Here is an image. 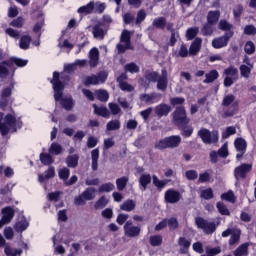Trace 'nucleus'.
<instances>
[{
    "label": "nucleus",
    "mask_w": 256,
    "mask_h": 256,
    "mask_svg": "<svg viewBox=\"0 0 256 256\" xmlns=\"http://www.w3.org/2000/svg\"><path fill=\"white\" fill-rule=\"evenodd\" d=\"M65 81H69V76H67L65 72H62L61 74H59V72L53 73V79L51 80V83L53 85L55 101H61L62 107L66 109V111H71L75 104L73 103L72 98H63Z\"/></svg>",
    "instance_id": "1"
},
{
    "label": "nucleus",
    "mask_w": 256,
    "mask_h": 256,
    "mask_svg": "<svg viewBox=\"0 0 256 256\" xmlns=\"http://www.w3.org/2000/svg\"><path fill=\"white\" fill-rule=\"evenodd\" d=\"M17 127L20 129L21 122H18L11 114L4 116V114L0 112V133L3 137L8 135V133H15Z\"/></svg>",
    "instance_id": "2"
},
{
    "label": "nucleus",
    "mask_w": 256,
    "mask_h": 256,
    "mask_svg": "<svg viewBox=\"0 0 256 256\" xmlns=\"http://www.w3.org/2000/svg\"><path fill=\"white\" fill-rule=\"evenodd\" d=\"M179 145H181V136L173 135L158 140L154 147L158 151H164V149H176Z\"/></svg>",
    "instance_id": "3"
},
{
    "label": "nucleus",
    "mask_w": 256,
    "mask_h": 256,
    "mask_svg": "<svg viewBox=\"0 0 256 256\" xmlns=\"http://www.w3.org/2000/svg\"><path fill=\"white\" fill-rule=\"evenodd\" d=\"M172 122L176 127H185V125L191 123V119L187 117L185 107L179 106L174 110Z\"/></svg>",
    "instance_id": "4"
},
{
    "label": "nucleus",
    "mask_w": 256,
    "mask_h": 256,
    "mask_svg": "<svg viewBox=\"0 0 256 256\" xmlns=\"http://www.w3.org/2000/svg\"><path fill=\"white\" fill-rule=\"evenodd\" d=\"M96 197V190L93 187L86 188L81 195L74 198V205L81 207L87 203V201H93Z\"/></svg>",
    "instance_id": "5"
},
{
    "label": "nucleus",
    "mask_w": 256,
    "mask_h": 256,
    "mask_svg": "<svg viewBox=\"0 0 256 256\" xmlns=\"http://www.w3.org/2000/svg\"><path fill=\"white\" fill-rule=\"evenodd\" d=\"M16 64L17 67H25L27 65L28 61L23 60L21 58H11L9 61H4L0 64V77H7L9 75V70L6 67H11L12 65ZM3 65H6L3 66Z\"/></svg>",
    "instance_id": "6"
},
{
    "label": "nucleus",
    "mask_w": 256,
    "mask_h": 256,
    "mask_svg": "<svg viewBox=\"0 0 256 256\" xmlns=\"http://www.w3.org/2000/svg\"><path fill=\"white\" fill-rule=\"evenodd\" d=\"M224 87H231L239 79V70L234 66H229L224 70Z\"/></svg>",
    "instance_id": "7"
},
{
    "label": "nucleus",
    "mask_w": 256,
    "mask_h": 256,
    "mask_svg": "<svg viewBox=\"0 0 256 256\" xmlns=\"http://www.w3.org/2000/svg\"><path fill=\"white\" fill-rule=\"evenodd\" d=\"M198 136L202 139L203 143L211 145V143H217L219 141V132L209 131L206 128H202L198 131Z\"/></svg>",
    "instance_id": "8"
},
{
    "label": "nucleus",
    "mask_w": 256,
    "mask_h": 256,
    "mask_svg": "<svg viewBox=\"0 0 256 256\" xmlns=\"http://www.w3.org/2000/svg\"><path fill=\"white\" fill-rule=\"evenodd\" d=\"M123 231L125 237L135 239V237H139V235H141V226H136L133 224V221L128 220L123 226Z\"/></svg>",
    "instance_id": "9"
},
{
    "label": "nucleus",
    "mask_w": 256,
    "mask_h": 256,
    "mask_svg": "<svg viewBox=\"0 0 256 256\" xmlns=\"http://www.w3.org/2000/svg\"><path fill=\"white\" fill-rule=\"evenodd\" d=\"M195 224L197 225L198 229H202L206 235H211L217 230V226L214 224V222H209L202 217H197L195 219Z\"/></svg>",
    "instance_id": "10"
},
{
    "label": "nucleus",
    "mask_w": 256,
    "mask_h": 256,
    "mask_svg": "<svg viewBox=\"0 0 256 256\" xmlns=\"http://www.w3.org/2000/svg\"><path fill=\"white\" fill-rule=\"evenodd\" d=\"M117 49L119 53H125L128 49H131V32L129 30L122 32Z\"/></svg>",
    "instance_id": "11"
},
{
    "label": "nucleus",
    "mask_w": 256,
    "mask_h": 256,
    "mask_svg": "<svg viewBox=\"0 0 256 256\" xmlns=\"http://www.w3.org/2000/svg\"><path fill=\"white\" fill-rule=\"evenodd\" d=\"M253 171V164L243 163L234 169V177L236 181L239 179H247V175Z\"/></svg>",
    "instance_id": "12"
},
{
    "label": "nucleus",
    "mask_w": 256,
    "mask_h": 256,
    "mask_svg": "<svg viewBox=\"0 0 256 256\" xmlns=\"http://www.w3.org/2000/svg\"><path fill=\"white\" fill-rule=\"evenodd\" d=\"M107 77H109V74L105 71L96 75L87 76L84 79V85H101L107 81Z\"/></svg>",
    "instance_id": "13"
},
{
    "label": "nucleus",
    "mask_w": 256,
    "mask_h": 256,
    "mask_svg": "<svg viewBox=\"0 0 256 256\" xmlns=\"http://www.w3.org/2000/svg\"><path fill=\"white\" fill-rule=\"evenodd\" d=\"M233 37V32H227L223 36L214 38L212 40V47L214 49H223L229 45L230 39Z\"/></svg>",
    "instance_id": "14"
},
{
    "label": "nucleus",
    "mask_w": 256,
    "mask_h": 256,
    "mask_svg": "<svg viewBox=\"0 0 256 256\" xmlns=\"http://www.w3.org/2000/svg\"><path fill=\"white\" fill-rule=\"evenodd\" d=\"M164 199L166 203L171 205L179 203L181 201V192L175 189H169L164 194Z\"/></svg>",
    "instance_id": "15"
},
{
    "label": "nucleus",
    "mask_w": 256,
    "mask_h": 256,
    "mask_svg": "<svg viewBox=\"0 0 256 256\" xmlns=\"http://www.w3.org/2000/svg\"><path fill=\"white\" fill-rule=\"evenodd\" d=\"M139 99L142 101V103L153 105V103H157V101L161 99V94L155 92L151 94H140Z\"/></svg>",
    "instance_id": "16"
},
{
    "label": "nucleus",
    "mask_w": 256,
    "mask_h": 256,
    "mask_svg": "<svg viewBox=\"0 0 256 256\" xmlns=\"http://www.w3.org/2000/svg\"><path fill=\"white\" fill-rule=\"evenodd\" d=\"M167 69H162L161 76L156 80L158 91H167L168 80Z\"/></svg>",
    "instance_id": "17"
},
{
    "label": "nucleus",
    "mask_w": 256,
    "mask_h": 256,
    "mask_svg": "<svg viewBox=\"0 0 256 256\" xmlns=\"http://www.w3.org/2000/svg\"><path fill=\"white\" fill-rule=\"evenodd\" d=\"M155 111V115H157V117H167V115H169V113H171V107L169 106V104H159L154 108Z\"/></svg>",
    "instance_id": "18"
},
{
    "label": "nucleus",
    "mask_w": 256,
    "mask_h": 256,
    "mask_svg": "<svg viewBox=\"0 0 256 256\" xmlns=\"http://www.w3.org/2000/svg\"><path fill=\"white\" fill-rule=\"evenodd\" d=\"M151 174L142 173L138 179L141 191H147V186L151 185Z\"/></svg>",
    "instance_id": "19"
},
{
    "label": "nucleus",
    "mask_w": 256,
    "mask_h": 256,
    "mask_svg": "<svg viewBox=\"0 0 256 256\" xmlns=\"http://www.w3.org/2000/svg\"><path fill=\"white\" fill-rule=\"evenodd\" d=\"M203 40L201 38H195V40L191 43L189 48V55L195 56L197 53L201 51V44Z\"/></svg>",
    "instance_id": "20"
},
{
    "label": "nucleus",
    "mask_w": 256,
    "mask_h": 256,
    "mask_svg": "<svg viewBox=\"0 0 256 256\" xmlns=\"http://www.w3.org/2000/svg\"><path fill=\"white\" fill-rule=\"evenodd\" d=\"M89 59L90 67H97L99 64V49L92 48L89 52Z\"/></svg>",
    "instance_id": "21"
},
{
    "label": "nucleus",
    "mask_w": 256,
    "mask_h": 256,
    "mask_svg": "<svg viewBox=\"0 0 256 256\" xmlns=\"http://www.w3.org/2000/svg\"><path fill=\"white\" fill-rule=\"evenodd\" d=\"M15 217V210H13V208L11 207H5L2 209V219L3 221H5L6 223H11V221L13 220V218Z\"/></svg>",
    "instance_id": "22"
},
{
    "label": "nucleus",
    "mask_w": 256,
    "mask_h": 256,
    "mask_svg": "<svg viewBox=\"0 0 256 256\" xmlns=\"http://www.w3.org/2000/svg\"><path fill=\"white\" fill-rule=\"evenodd\" d=\"M55 177V167L50 166L48 170L44 172V174H40L38 176L39 183H43L44 181H47L49 179H53Z\"/></svg>",
    "instance_id": "23"
},
{
    "label": "nucleus",
    "mask_w": 256,
    "mask_h": 256,
    "mask_svg": "<svg viewBox=\"0 0 256 256\" xmlns=\"http://www.w3.org/2000/svg\"><path fill=\"white\" fill-rule=\"evenodd\" d=\"M27 227H29V222L25 217H21L19 221L16 222L14 229L18 233H23V231H25Z\"/></svg>",
    "instance_id": "24"
},
{
    "label": "nucleus",
    "mask_w": 256,
    "mask_h": 256,
    "mask_svg": "<svg viewBox=\"0 0 256 256\" xmlns=\"http://www.w3.org/2000/svg\"><path fill=\"white\" fill-rule=\"evenodd\" d=\"M235 149L238 153H246L247 152V141L243 138H237L234 142Z\"/></svg>",
    "instance_id": "25"
},
{
    "label": "nucleus",
    "mask_w": 256,
    "mask_h": 256,
    "mask_svg": "<svg viewBox=\"0 0 256 256\" xmlns=\"http://www.w3.org/2000/svg\"><path fill=\"white\" fill-rule=\"evenodd\" d=\"M13 87H15V83L11 82V88H5L2 91V98L0 101L1 107H5V105H7V99H9V97H11Z\"/></svg>",
    "instance_id": "26"
},
{
    "label": "nucleus",
    "mask_w": 256,
    "mask_h": 256,
    "mask_svg": "<svg viewBox=\"0 0 256 256\" xmlns=\"http://www.w3.org/2000/svg\"><path fill=\"white\" fill-rule=\"evenodd\" d=\"M234 256H248L249 255V243H244L240 245L236 250L233 252Z\"/></svg>",
    "instance_id": "27"
},
{
    "label": "nucleus",
    "mask_w": 256,
    "mask_h": 256,
    "mask_svg": "<svg viewBox=\"0 0 256 256\" xmlns=\"http://www.w3.org/2000/svg\"><path fill=\"white\" fill-rule=\"evenodd\" d=\"M92 159V171H97L99 169V148H96L91 151Z\"/></svg>",
    "instance_id": "28"
},
{
    "label": "nucleus",
    "mask_w": 256,
    "mask_h": 256,
    "mask_svg": "<svg viewBox=\"0 0 256 256\" xmlns=\"http://www.w3.org/2000/svg\"><path fill=\"white\" fill-rule=\"evenodd\" d=\"M107 205H109V197L102 196L95 202L94 209H96V211H99V209H105Z\"/></svg>",
    "instance_id": "29"
},
{
    "label": "nucleus",
    "mask_w": 256,
    "mask_h": 256,
    "mask_svg": "<svg viewBox=\"0 0 256 256\" xmlns=\"http://www.w3.org/2000/svg\"><path fill=\"white\" fill-rule=\"evenodd\" d=\"M219 17H221V12L219 10L209 11L207 14L208 23L215 25L217 21H219Z\"/></svg>",
    "instance_id": "30"
},
{
    "label": "nucleus",
    "mask_w": 256,
    "mask_h": 256,
    "mask_svg": "<svg viewBox=\"0 0 256 256\" xmlns=\"http://www.w3.org/2000/svg\"><path fill=\"white\" fill-rule=\"evenodd\" d=\"M251 71H253V64H249V66L242 64L240 66V75L241 77H244V79H249Z\"/></svg>",
    "instance_id": "31"
},
{
    "label": "nucleus",
    "mask_w": 256,
    "mask_h": 256,
    "mask_svg": "<svg viewBox=\"0 0 256 256\" xmlns=\"http://www.w3.org/2000/svg\"><path fill=\"white\" fill-rule=\"evenodd\" d=\"M94 39L103 40L105 38V30L101 28V24H97L93 27L92 30Z\"/></svg>",
    "instance_id": "32"
},
{
    "label": "nucleus",
    "mask_w": 256,
    "mask_h": 256,
    "mask_svg": "<svg viewBox=\"0 0 256 256\" xmlns=\"http://www.w3.org/2000/svg\"><path fill=\"white\" fill-rule=\"evenodd\" d=\"M95 115H99L100 117L109 118V109L107 107H98L97 104H93Z\"/></svg>",
    "instance_id": "33"
},
{
    "label": "nucleus",
    "mask_w": 256,
    "mask_h": 256,
    "mask_svg": "<svg viewBox=\"0 0 256 256\" xmlns=\"http://www.w3.org/2000/svg\"><path fill=\"white\" fill-rule=\"evenodd\" d=\"M136 204L135 201L129 199L124 201L121 205H120V209L121 211H126V212H130L135 210Z\"/></svg>",
    "instance_id": "34"
},
{
    "label": "nucleus",
    "mask_w": 256,
    "mask_h": 256,
    "mask_svg": "<svg viewBox=\"0 0 256 256\" xmlns=\"http://www.w3.org/2000/svg\"><path fill=\"white\" fill-rule=\"evenodd\" d=\"M241 240V229H234L229 239V245H237Z\"/></svg>",
    "instance_id": "35"
},
{
    "label": "nucleus",
    "mask_w": 256,
    "mask_h": 256,
    "mask_svg": "<svg viewBox=\"0 0 256 256\" xmlns=\"http://www.w3.org/2000/svg\"><path fill=\"white\" fill-rule=\"evenodd\" d=\"M152 25L156 29H165V27L167 26V19H165V17L155 18L152 22Z\"/></svg>",
    "instance_id": "36"
},
{
    "label": "nucleus",
    "mask_w": 256,
    "mask_h": 256,
    "mask_svg": "<svg viewBox=\"0 0 256 256\" xmlns=\"http://www.w3.org/2000/svg\"><path fill=\"white\" fill-rule=\"evenodd\" d=\"M66 164L68 167L75 169V167H77V165H79V156H77V155L68 156L66 158Z\"/></svg>",
    "instance_id": "37"
},
{
    "label": "nucleus",
    "mask_w": 256,
    "mask_h": 256,
    "mask_svg": "<svg viewBox=\"0 0 256 256\" xmlns=\"http://www.w3.org/2000/svg\"><path fill=\"white\" fill-rule=\"evenodd\" d=\"M115 189V184L108 182L99 186L98 193H111Z\"/></svg>",
    "instance_id": "38"
},
{
    "label": "nucleus",
    "mask_w": 256,
    "mask_h": 256,
    "mask_svg": "<svg viewBox=\"0 0 256 256\" xmlns=\"http://www.w3.org/2000/svg\"><path fill=\"white\" fill-rule=\"evenodd\" d=\"M152 182L154 187H157V189H164V187L169 183L168 180H159L157 175L152 176Z\"/></svg>",
    "instance_id": "39"
},
{
    "label": "nucleus",
    "mask_w": 256,
    "mask_h": 256,
    "mask_svg": "<svg viewBox=\"0 0 256 256\" xmlns=\"http://www.w3.org/2000/svg\"><path fill=\"white\" fill-rule=\"evenodd\" d=\"M119 129H121V121L119 120H112L106 125L107 131H119Z\"/></svg>",
    "instance_id": "40"
},
{
    "label": "nucleus",
    "mask_w": 256,
    "mask_h": 256,
    "mask_svg": "<svg viewBox=\"0 0 256 256\" xmlns=\"http://www.w3.org/2000/svg\"><path fill=\"white\" fill-rule=\"evenodd\" d=\"M127 183H129V178L127 176L116 179V187L118 191H123V189L127 187Z\"/></svg>",
    "instance_id": "41"
},
{
    "label": "nucleus",
    "mask_w": 256,
    "mask_h": 256,
    "mask_svg": "<svg viewBox=\"0 0 256 256\" xmlns=\"http://www.w3.org/2000/svg\"><path fill=\"white\" fill-rule=\"evenodd\" d=\"M216 79H219V72L217 70H212L206 74V79L203 83H213Z\"/></svg>",
    "instance_id": "42"
},
{
    "label": "nucleus",
    "mask_w": 256,
    "mask_h": 256,
    "mask_svg": "<svg viewBox=\"0 0 256 256\" xmlns=\"http://www.w3.org/2000/svg\"><path fill=\"white\" fill-rule=\"evenodd\" d=\"M95 95L99 101L104 103L109 101V92H107V90H96Z\"/></svg>",
    "instance_id": "43"
},
{
    "label": "nucleus",
    "mask_w": 256,
    "mask_h": 256,
    "mask_svg": "<svg viewBox=\"0 0 256 256\" xmlns=\"http://www.w3.org/2000/svg\"><path fill=\"white\" fill-rule=\"evenodd\" d=\"M149 243L152 247H159L163 243V237L161 235L151 236Z\"/></svg>",
    "instance_id": "44"
},
{
    "label": "nucleus",
    "mask_w": 256,
    "mask_h": 256,
    "mask_svg": "<svg viewBox=\"0 0 256 256\" xmlns=\"http://www.w3.org/2000/svg\"><path fill=\"white\" fill-rule=\"evenodd\" d=\"M93 9H95V3L90 2L86 6H82L78 9V13H85L89 15V13H93Z\"/></svg>",
    "instance_id": "45"
},
{
    "label": "nucleus",
    "mask_w": 256,
    "mask_h": 256,
    "mask_svg": "<svg viewBox=\"0 0 256 256\" xmlns=\"http://www.w3.org/2000/svg\"><path fill=\"white\" fill-rule=\"evenodd\" d=\"M4 253L7 256H17L23 253L21 249H13L11 246H6L4 249Z\"/></svg>",
    "instance_id": "46"
},
{
    "label": "nucleus",
    "mask_w": 256,
    "mask_h": 256,
    "mask_svg": "<svg viewBox=\"0 0 256 256\" xmlns=\"http://www.w3.org/2000/svg\"><path fill=\"white\" fill-rule=\"evenodd\" d=\"M178 245L183 249V251H187L189 247H191V240L185 238V237H180L178 239Z\"/></svg>",
    "instance_id": "47"
},
{
    "label": "nucleus",
    "mask_w": 256,
    "mask_h": 256,
    "mask_svg": "<svg viewBox=\"0 0 256 256\" xmlns=\"http://www.w3.org/2000/svg\"><path fill=\"white\" fill-rule=\"evenodd\" d=\"M31 45V36H22L19 42L20 49H29Z\"/></svg>",
    "instance_id": "48"
},
{
    "label": "nucleus",
    "mask_w": 256,
    "mask_h": 256,
    "mask_svg": "<svg viewBox=\"0 0 256 256\" xmlns=\"http://www.w3.org/2000/svg\"><path fill=\"white\" fill-rule=\"evenodd\" d=\"M213 31H215V29H213V24L209 22H207L201 30L202 35L205 37L213 35Z\"/></svg>",
    "instance_id": "49"
},
{
    "label": "nucleus",
    "mask_w": 256,
    "mask_h": 256,
    "mask_svg": "<svg viewBox=\"0 0 256 256\" xmlns=\"http://www.w3.org/2000/svg\"><path fill=\"white\" fill-rule=\"evenodd\" d=\"M235 103V95L228 94L224 96L222 100V107H229V105H233Z\"/></svg>",
    "instance_id": "50"
},
{
    "label": "nucleus",
    "mask_w": 256,
    "mask_h": 256,
    "mask_svg": "<svg viewBox=\"0 0 256 256\" xmlns=\"http://www.w3.org/2000/svg\"><path fill=\"white\" fill-rule=\"evenodd\" d=\"M199 34V28L198 27H193L189 28L186 32V37L188 41H192V39H195L197 35Z\"/></svg>",
    "instance_id": "51"
},
{
    "label": "nucleus",
    "mask_w": 256,
    "mask_h": 256,
    "mask_svg": "<svg viewBox=\"0 0 256 256\" xmlns=\"http://www.w3.org/2000/svg\"><path fill=\"white\" fill-rule=\"evenodd\" d=\"M221 199H223L224 201H228L229 203H235V201H237V198L235 197L233 191H228L227 193L222 194Z\"/></svg>",
    "instance_id": "52"
},
{
    "label": "nucleus",
    "mask_w": 256,
    "mask_h": 256,
    "mask_svg": "<svg viewBox=\"0 0 256 256\" xmlns=\"http://www.w3.org/2000/svg\"><path fill=\"white\" fill-rule=\"evenodd\" d=\"M216 207H217L220 215H226V216L231 215V212H229V209L227 208V206L223 202H218L216 204Z\"/></svg>",
    "instance_id": "53"
},
{
    "label": "nucleus",
    "mask_w": 256,
    "mask_h": 256,
    "mask_svg": "<svg viewBox=\"0 0 256 256\" xmlns=\"http://www.w3.org/2000/svg\"><path fill=\"white\" fill-rule=\"evenodd\" d=\"M62 151L63 148L58 143H52L49 149V153H51L52 155H61Z\"/></svg>",
    "instance_id": "54"
},
{
    "label": "nucleus",
    "mask_w": 256,
    "mask_h": 256,
    "mask_svg": "<svg viewBox=\"0 0 256 256\" xmlns=\"http://www.w3.org/2000/svg\"><path fill=\"white\" fill-rule=\"evenodd\" d=\"M235 133H237V129L235 128V126H229L222 133V137L223 139H229V137H231V135H235Z\"/></svg>",
    "instance_id": "55"
},
{
    "label": "nucleus",
    "mask_w": 256,
    "mask_h": 256,
    "mask_svg": "<svg viewBox=\"0 0 256 256\" xmlns=\"http://www.w3.org/2000/svg\"><path fill=\"white\" fill-rule=\"evenodd\" d=\"M178 129L182 130L181 135H183V137H191V135H193V126L184 125L183 127H178Z\"/></svg>",
    "instance_id": "56"
},
{
    "label": "nucleus",
    "mask_w": 256,
    "mask_h": 256,
    "mask_svg": "<svg viewBox=\"0 0 256 256\" xmlns=\"http://www.w3.org/2000/svg\"><path fill=\"white\" fill-rule=\"evenodd\" d=\"M219 253H221L220 247L211 248L208 246V247H206V254H204L202 256H215V255H219Z\"/></svg>",
    "instance_id": "57"
},
{
    "label": "nucleus",
    "mask_w": 256,
    "mask_h": 256,
    "mask_svg": "<svg viewBox=\"0 0 256 256\" xmlns=\"http://www.w3.org/2000/svg\"><path fill=\"white\" fill-rule=\"evenodd\" d=\"M244 51L247 53V55H253V53H255V43L252 41L246 42Z\"/></svg>",
    "instance_id": "58"
},
{
    "label": "nucleus",
    "mask_w": 256,
    "mask_h": 256,
    "mask_svg": "<svg viewBox=\"0 0 256 256\" xmlns=\"http://www.w3.org/2000/svg\"><path fill=\"white\" fill-rule=\"evenodd\" d=\"M40 161L43 165H51V163H53V157L49 154L42 153L40 154Z\"/></svg>",
    "instance_id": "59"
},
{
    "label": "nucleus",
    "mask_w": 256,
    "mask_h": 256,
    "mask_svg": "<svg viewBox=\"0 0 256 256\" xmlns=\"http://www.w3.org/2000/svg\"><path fill=\"white\" fill-rule=\"evenodd\" d=\"M167 225L170 231H175V229L179 228V222L177 221V218L167 219Z\"/></svg>",
    "instance_id": "60"
},
{
    "label": "nucleus",
    "mask_w": 256,
    "mask_h": 256,
    "mask_svg": "<svg viewBox=\"0 0 256 256\" xmlns=\"http://www.w3.org/2000/svg\"><path fill=\"white\" fill-rule=\"evenodd\" d=\"M125 71H128V73H139V66L133 62L126 64Z\"/></svg>",
    "instance_id": "61"
},
{
    "label": "nucleus",
    "mask_w": 256,
    "mask_h": 256,
    "mask_svg": "<svg viewBox=\"0 0 256 256\" xmlns=\"http://www.w3.org/2000/svg\"><path fill=\"white\" fill-rule=\"evenodd\" d=\"M59 178L62 179L63 181H67L69 179V175H70V170L69 168H62L59 172H58Z\"/></svg>",
    "instance_id": "62"
},
{
    "label": "nucleus",
    "mask_w": 256,
    "mask_h": 256,
    "mask_svg": "<svg viewBox=\"0 0 256 256\" xmlns=\"http://www.w3.org/2000/svg\"><path fill=\"white\" fill-rule=\"evenodd\" d=\"M178 57H189V48H187V45L181 44L180 49L178 51Z\"/></svg>",
    "instance_id": "63"
},
{
    "label": "nucleus",
    "mask_w": 256,
    "mask_h": 256,
    "mask_svg": "<svg viewBox=\"0 0 256 256\" xmlns=\"http://www.w3.org/2000/svg\"><path fill=\"white\" fill-rule=\"evenodd\" d=\"M146 79H147V81H150L151 83H157V80L159 79V73L148 72V73H146Z\"/></svg>",
    "instance_id": "64"
}]
</instances>
